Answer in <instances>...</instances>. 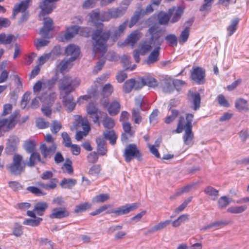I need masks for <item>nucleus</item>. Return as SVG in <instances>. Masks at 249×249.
I'll list each match as a JSON object with an SVG mask.
<instances>
[{
  "label": "nucleus",
  "mask_w": 249,
  "mask_h": 249,
  "mask_svg": "<svg viewBox=\"0 0 249 249\" xmlns=\"http://www.w3.org/2000/svg\"><path fill=\"white\" fill-rule=\"evenodd\" d=\"M89 20L99 28L96 30L92 35V44L93 53L95 54L98 53L103 55L107 52V42L109 39L110 33L107 30L100 20V13L96 10L92 11L89 14Z\"/></svg>",
  "instance_id": "nucleus-1"
},
{
  "label": "nucleus",
  "mask_w": 249,
  "mask_h": 249,
  "mask_svg": "<svg viewBox=\"0 0 249 249\" xmlns=\"http://www.w3.org/2000/svg\"><path fill=\"white\" fill-rule=\"evenodd\" d=\"M59 0H41L39 7L41 11L38 15L39 19L43 17V26L40 29L39 34L45 38H50L49 33L53 29V20L50 18H44L46 15L49 14L56 8L54 2Z\"/></svg>",
  "instance_id": "nucleus-2"
},
{
  "label": "nucleus",
  "mask_w": 249,
  "mask_h": 249,
  "mask_svg": "<svg viewBox=\"0 0 249 249\" xmlns=\"http://www.w3.org/2000/svg\"><path fill=\"white\" fill-rule=\"evenodd\" d=\"M194 118V115L191 113H188L186 116V123H185L184 118L182 116L178 117V126L177 129L174 131V132L179 133L185 129V134L183 136L184 142L186 145L191 143L194 138V134L192 132V123Z\"/></svg>",
  "instance_id": "nucleus-3"
},
{
  "label": "nucleus",
  "mask_w": 249,
  "mask_h": 249,
  "mask_svg": "<svg viewBox=\"0 0 249 249\" xmlns=\"http://www.w3.org/2000/svg\"><path fill=\"white\" fill-rule=\"evenodd\" d=\"M148 32L151 35V37L140 44L138 49L140 51L142 55H144L152 49L157 47L156 43H160L161 45L163 40L160 38V33L157 30L155 26H152L148 29Z\"/></svg>",
  "instance_id": "nucleus-4"
},
{
  "label": "nucleus",
  "mask_w": 249,
  "mask_h": 249,
  "mask_svg": "<svg viewBox=\"0 0 249 249\" xmlns=\"http://www.w3.org/2000/svg\"><path fill=\"white\" fill-rule=\"evenodd\" d=\"M80 83L79 79H72L70 75H65L59 80L58 89L60 93H71L80 85Z\"/></svg>",
  "instance_id": "nucleus-5"
},
{
  "label": "nucleus",
  "mask_w": 249,
  "mask_h": 249,
  "mask_svg": "<svg viewBox=\"0 0 249 249\" xmlns=\"http://www.w3.org/2000/svg\"><path fill=\"white\" fill-rule=\"evenodd\" d=\"M31 0H23L19 4H16L13 10V18H15L16 16L19 12L22 13L21 16L19 19V23H22L26 22L29 17V13L27 10L29 7V4Z\"/></svg>",
  "instance_id": "nucleus-6"
},
{
  "label": "nucleus",
  "mask_w": 249,
  "mask_h": 249,
  "mask_svg": "<svg viewBox=\"0 0 249 249\" xmlns=\"http://www.w3.org/2000/svg\"><path fill=\"white\" fill-rule=\"evenodd\" d=\"M23 157L19 154L15 155L13 158V161L9 166L7 169L11 173L15 175H18L25 170L26 166V162L23 160Z\"/></svg>",
  "instance_id": "nucleus-7"
},
{
  "label": "nucleus",
  "mask_w": 249,
  "mask_h": 249,
  "mask_svg": "<svg viewBox=\"0 0 249 249\" xmlns=\"http://www.w3.org/2000/svg\"><path fill=\"white\" fill-rule=\"evenodd\" d=\"M124 156L126 162H130L133 159L138 161L142 160V154L135 144L131 143L128 145L124 152Z\"/></svg>",
  "instance_id": "nucleus-8"
},
{
  "label": "nucleus",
  "mask_w": 249,
  "mask_h": 249,
  "mask_svg": "<svg viewBox=\"0 0 249 249\" xmlns=\"http://www.w3.org/2000/svg\"><path fill=\"white\" fill-rule=\"evenodd\" d=\"M140 204L137 203L131 204H126L125 205L119 207L116 209H111L106 212V213H114L116 216L126 214L130 212L136 210Z\"/></svg>",
  "instance_id": "nucleus-9"
},
{
  "label": "nucleus",
  "mask_w": 249,
  "mask_h": 249,
  "mask_svg": "<svg viewBox=\"0 0 249 249\" xmlns=\"http://www.w3.org/2000/svg\"><path fill=\"white\" fill-rule=\"evenodd\" d=\"M15 118L16 116L12 115L8 119H0V137L15 127L16 124Z\"/></svg>",
  "instance_id": "nucleus-10"
},
{
  "label": "nucleus",
  "mask_w": 249,
  "mask_h": 249,
  "mask_svg": "<svg viewBox=\"0 0 249 249\" xmlns=\"http://www.w3.org/2000/svg\"><path fill=\"white\" fill-rule=\"evenodd\" d=\"M71 93H60V98L62 99L64 106L68 111H72L75 107L76 103L74 102Z\"/></svg>",
  "instance_id": "nucleus-11"
},
{
  "label": "nucleus",
  "mask_w": 249,
  "mask_h": 249,
  "mask_svg": "<svg viewBox=\"0 0 249 249\" xmlns=\"http://www.w3.org/2000/svg\"><path fill=\"white\" fill-rule=\"evenodd\" d=\"M83 30H84L86 32V34L84 35L88 36L89 32L88 28H81L77 26H72L67 29L64 35L65 38L66 40H69L73 37L79 32H81Z\"/></svg>",
  "instance_id": "nucleus-12"
},
{
  "label": "nucleus",
  "mask_w": 249,
  "mask_h": 249,
  "mask_svg": "<svg viewBox=\"0 0 249 249\" xmlns=\"http://www.w3.org/2000/svg\"><path fill=\"white\" fill-rule=\"evenodd\" d=\"M65 53L66 56H70L69 58L71 61H74L80 54V48L73 44L68 45L65 49Z\"/></svg>",
  "instance_id": "nucleus-13"
},
{
  "label": "nucleus",
  "mask_w": 249,
  "mask_h": 249,
  "mask_svg": "<svg viewBox=\"0 0 249 249\" xmlns=\"http://www.w3.org/2000/svg\"><path fill=\"white\" fill-rule=\"evenodd\" d=\"M156 45L157 47L151 52L147 59L145 61V63L148 65L153 64L159 60L160 50L161 45L160 43L157 42Z\"/></svg>",
  "instance_id": "nucleus-14"
},
{
  "label": "nucleus",
  "mask_w": 249,
  "mask_h": 249,
  "mask_svg": "<svg viewBox=\"0 0 249 249\" xmlns=\"http://www.w3.org/2000/svg\"><path fill=\"white\" fill-rule=\"evenodd\" d=\"M40 150L45 158H50L56 150V145L55 143H52L51 145L42 144L40 146Z\"/></svg>",
  "instance_id": "nucleus-15"
},
{
  "label": "nucleus",
  "mask_w": 249,
  "mask_h": 249,
  "mask_svg": "<svg viewBox=\"0 0 249 249\" xmlns=\"http://www.w3.org/2000/svg\"><path fill=\"white\" fill-rule=\"evenodd\" d=\"M70 215L69 212L65 208H56L52 211L49 217L51 219H61L67 217Z\"/></svg>",
  "instance_id": "nucleus-16"
},
{
  "label": "nucleus",
  "mask_w": 249,
  "mask_h": 249,
  "mask_svg": "<svg viewBox=\"0 0 249 249\" xmlns=\"http://www.w3.org/2000/svg\"><path fill=\"white\" fill-rule=\"evenodd\" d=\"M188 99L193 104L192 108L194 110L196 111L200 108L201 98L198 93L189 91L188 93Z\"/></svg>",
  "instance_id": "nucleus-17"
},
{
  "label": "nucleus",
  "mask_w": 249,
  "mask_h": 249,
  "mask_svg": "<svg viewBox=\"0 0 249 249\" xmlns=\"http://www.w3.org/2000/svg\"><path fill=\"white\" fill-rule=\"evenodd\" d=\"M205 71L201 68H195L191 73L192 79L199 84L204 82Z\"/></svg>",
  "instance_id": "nucleus-18"
},
{
  "label": "nucleus",
  "mask_w": 249,
  "mask_h": 249,
  "mask_svg": "<svg viewBox=\"0 0 249 249\" xmlns=\"http://www.w3.org/2000/svg\"><path fill=\"white\" fill-rule=\"evenodd\" d=\"M57 97L56 92L51 91L48 94L44 93L38 97L40 101L47 105L52 106Z\"/></svg>",
  "instance_id": "nucleus-19"
},
{
  "label": "nucleus",
  "mask_w": 249,
  "mask_h": 249,
  "mask_svg": "<svg viewBox=\"0 0 249 249\" xmlns=\"http://www.w3.org/2000/svg\"><path fill=\"white\" fill-rule=\"evenodd\" d=\"M171 220H166L161 221L148 229L145 234H152L157 231H162L165 229L171 223Z\"/></svg>",
  "instance_id": "nucleus-20"
},
{
  "label": "nucleus",
  "mask_w": 249,
  "mask_h": 249,
  "mask_svg": "<svg viewBox=\"0 0 249 249\" xmlns=\"http://www.w3.org/2000/svg\"><path fill=\"white\" fill-rule=\"evenodd\" d=\"M95 141L98 154L101 156L105 155L107 151L106 140L102 137H98L96 139Z\"/></svg>",
  "instance_id": "nucleus-21"
},
{
  "label": "nucleus",
  "mask_w": 249,
  "mask_h": 249,
  "mask_svg": "<svg viewBox=\"0 0 249 249\" xmlns=\"http://www.w3.org/2000/svg\"><path fill=\"white\" fill-rule=\"evenodd\" d=\"M123 128L124 133L122 134L121 140L123 142H126L128 140L127 135L132 137L135 133V130L132 129L130 124L127 122H125L123 124Z\"/></svg>",
  "instance_id": "nucleus-22"
},
{
  "label": "nucleus",
  "mask_w": 249,
  "mask_h": 249,
  "mask_svg": "<svg viewBox=\"0 0 249 249\" xmlns=\"http://www.w3.org/2000/svg\"><path fill=\"white\" fill-rule=\"evenodd\" d=\"M120 105L119 102L115 100L112 101L108 106L107 110L111 116L117 115L120 111Z\"/></svg>",
  "instance_id": "nucleus-23"
},
{
  "label": "nucleus",
  "mask_w": 249,
  "mask_h": 249,
  "mask_svg": "<svg viewBox=\"0 0 249 249\" xmlns=\"http://www.w3.org/2000/svg\"><path fill=\"white\" fill-rule=\"evenodd\" d=\"M169 13L170 15V17H173L171 22L174 23L178 21L180 18L183 13V11L180 7H178L177 9L172 8L169 9Z\"/></svg>",
  "instance_id": "nucleus-24"
},
{
  "label": "nucleus",
  "mask_w": 249,
  "mask_h": 249,
  "mask_svg": "<svg viewBox=\"0 0 249 249\" xmlns=\"http://www.w3.org/2000/svg\"><path fill=\"white\" fill-rule=\"evenodd\" d=\"M204 193L213 201L216 200L219 196V191L212 186H207L204 190Z\"/></svg>",
  "instance_id": "nucleus-25"
},
{
  "label": "nucleus",
  "mask_w": 249,
  "mask_h": 249,
  "mask_svg": "<svg viewBox=\"0 0 249 249\" xmlns=\"http://www.w3.org/2000/svg\"><path fill=\"white\" fill-rule=\"evenodd\" d=\"M196 184L197 183L194 182L190 184H188L184 187L178 189L173 196H170V199H174L176 197L181 195L183 193L189 192L192 188L195 187Z\"/></svg>",
  "instance_id": "nucleus-26"
},
{
  "label": "nucleus",
  "mask_w": 249,
  "mask_h": 249,
  "mask_svg": "<svg viewBox=\"0 0 249 249\" xmlns=\"http://www.w3.org/2000/svg\"><path fill=\"white\" fill-rule=\"evenodd\" d=\"M48 208V205L46 202H38L34 206V211L38 215L41 216Z\"/></svg>",
  "instance_id": "nucleus-27"
},
{
  "label": "nucleus",
  "mask_w": 249,
  "mask_h": 249,
  "mask_svg": "<svg viewBox=\"0 0 249 249\" xmlns=\"http://www.w3.org/2000/svg\"><path fill=\"white\" fill-rule=\"evenodd\" d=\"M104 139L108 140L110 143L114 145L116 143L117 136L114 130H106L103 132Z\"/></svg>",
  "instance_id": "nucleus-28"
},
{
  "label": "nucleus",
  "mask_w": 249,
  "mask_h": 249,
  "mask_svg": "<svg viewBox=\"0 0 249 249\" xmlns=\"http://www.w3.org/2000/svg\"><path fill=\"white\" fill-rule=\"evenodd\" d=\"M77 183V180L72 178H64L60 183L62 188L71 189Z\"/></svg>",
  "instance_id": "nucleus-29"
},
{
  "label": "nucleus",
  "mask_w": 249,
  "mask_h": 249,
  "mask_svg": "<svg viewBox=\"0 0 249 249\" xmlns=\"http://www.w3.org/2000/svg\"><path fill=\"white\" fill-rule=\"evenodd\" d=\"M140 37L139 33L137 32H133L129 35L125 40V42L133 47L140 39Z\"/></svg>",
  "instance_id": "nucleus-30"
},
{
  "label": "nucleus",
  "mask_w": 249,
  "mask_h": 249,
  "mask_svg": "<svg viewBox=\"0 0 249 249\" xmlns=\"http://www.w3.org/2000/svg\"><path fill=\"white\" fill-rule=\"evenodd\" d=\"M31 154L29 160L26 162V164L27 166L32 167L35 165L36 161H41V159L38 153L35 152Z\"/></svg>",
  "instance_id": "nucleus-31"
},
{
  "label": "nucleus",
  "mask_w": 249,
  "mask_h": 249,
  "mask_svg": "<svg viewBox=\"0 0 249 249\" xmlns=\"http://www.w3.org/2000/svg\"><path fill=\"white\" fill-rule=\"evenodd\" d=\"M72 62L70 59L63 60L58 66V70L61 73L67 71L72 67Z\"/></svg>",
  "instance_id": "nucleus-32"
},
{
  "label": "nucleus",
  "mask_w": 249,
  "mask_h": 249,
  "mask_svg": "<svg viewBox=\"0 0 249 249\" xmlns=\"http://www.w3.org/2000/svg\"><path fill=\"white\" fill-rule=\"evenodd\" d=\"M235 107L240 111H247L248 110V104L247 101L242 99H237L235 101Z\"/></svg>",
  "instance_id": "nucleus-33"
},
{
  "label": "nucleus",
  "mask_w": 249,
  "mask_h": 249,
  "mask_svg": "<svg viewBox=\"0 0 249 249\" xmlns=\"http://www.w3.org/2000/svg\"><path fill=\"white\" fill-rule=\"evenodd\" d=\"M232 199L226 196L220 197L217 201L218 207L220 209H225L232 201Z\"/></svg>",
  "instance_id": "nucleus-34"
},
{
  "label": "nucleus",
  "mask_w": 249,
  "mask_h": 249,
  "mask_svg": "<svg viewBox=\"0 0 249 249\" xmlns=\"http://www.w3.org/2000/svg\"><path fill=\"white\" fill-rule=\"evenodd\" d=\"M110 198V196L108 194H101L95 196L92 201L94 203H103L107 201Z\"/></svg>",
  "instance_id": "nucleus-35"
},
{
  "label": "nucleus",
  "mask_w": 249,
  "mask_h": 249,
  "mask_svg": "<svg viewBox=\"0 0 249 249\" xmlns=\"http://www.w3.org/2000/svg\"><path fill=\"white\" fill-rule=\"evenodd\" d=\"M42 220V218L40 217L26 218L23 221V224L24 225L30 226L32 227H36L40 224Z\"/></svg>",
  "instance_id": "nucleus-36"
},
{
  "label": "nucleus",
  "mask_w": 249,
  "mask_h": 249,
  "mask_svg": "<svg viewBox=\"0 0 249 249\" xmlns=\"http://www.w3.org/2000/svg\"><path fill=\"white\" fill-rule=\"evenodd\" d=\"M16 37L12 35L0 34V43L3 44H9L13 40H16Z\"/></svg>",
  "instance_id": "nucleus-37"
},
{
  "label": "nucleus",
  "mask_w": 249,
  "mask_h": 249,
  "mask_svg": "<svg viewBox=\"0 0 249 249\" xmlns=\"http://www.w3.org/2000/svg\"><path fill=\"white\" fill-rule=\"evenodd\" d=\"M247 207L246 205H242L240 206H231L227 209V212L233 213L238 214L240 213L246 211Z\"/></svg>",
  "instance_id": "nucleus-38"
},
{
  "label": "nucleus",
  "mask_w": 249,
  "mask_h": 249,
  "mask_svg": "<svg viewBox=\"0 0 249 249\" xmlns=\"http://www.w3.org/2000/svg\"><path fill=\"white\" fill-rule=\"evenodd\" d=\"M111 18H117L123 16L125 12V9L120 8H113L109 9Z\"/></svg>",
  "instance_id": "nucleus-39"
},
{
  "label": "nucleus",
  "mask_w": 249,
  "mask_h": 249,
  "mask_svg": "<svg viewBox=\"0 0 249 249\" xmlns=\"http://www.w3.org/2000/svg\"><path fill=\"white\" fill-rule=\"evenodd\" d=\"M190 29L189 27H186L180 33L179 36V43L183 44L186 42L190 35Z\"/></svg>",
  "instance_id": "nucleus-40"
},
{
  "label": "nucleus",
  "mask_w": 249,
  "mask_h": 249,
  "mask_svg": "<svg viewBox=\"0 0 249 249\" xmlns=\"http://www.w3.org/2000/svg\"><path fill=\"white\" fill-rule=\"evenodd\" d=\"M239 23V19L235 18L233 19L231 24L227 27V31L229 32V36H231L236 31L237 28V26Z\"/></svg>",
  "instance_id": "nucleus-41"
},
{
  "label": "nucleus",
  "mask_w": 249,
  "mask_h": 249,
  "mask_svg": "<svg viewBox=\"0 0 249 249\" xmlns=\"http://www.w3.org/2000/svg\"><path fill=\"white\" fill-rule=\"evenodd\" d=\"M128 24V21L125 20L122 24L120 25L117 30H116L113 35V36L118 38L120 36L126 29Z\"/></svg>",
  "instance_id": "nucleus-42"
},
{
  "label": "nucleus",
  "mask_w": 249,
  "mask_h": 249,
  "mask_svg": "<svg viewBox=\"0 0 249 249\" xmlns=\"http://www.w3.org/2000/svg\"><path fill=\"white\" fill-rule=\"evenodd\" d=\"M114 91L113 87L110 83L105 84L102 88V93L103 95L108 97Z\"/></svg>",
  "instance_id": "nucleus-43"
},
{
  "label": "nucleus",
  "mask_w": 249,
  "mask_h": 249,
  "mask_svg": "<svg viewBox=\"0 0 249 249\" xmlns=\"http://www.w3.org/2000/svg\"><path fill=\"white\" fill-rule=\"evenodd\" d=\"M135 86V79H130L127 80L124 84L123 90L125 93H129Z\"/></svg>",
  "instance_id": "nucleus-44"
},
{
  "label": "nucleus",
  "mask_w": 249,
  "mask_h": 249,
  "mask_svg": "<svg viewBox=\"0 0 249 249\" xmlns=\"http://www.w3.org/2000/svg\"><path fill=\"white\" fill-rule=\"evenodd\" d=\"M115 124L114 120L112 118L108 117L107 115L103 120V125L105 128L108 129L112 128L115 126Z\"/></svg>",
  "instance_id": "nucleus-45"
},
{
  "label": "nucleus",
  "mask_w": 249,
  "mask_h": 249,
  "mask_svg": "<svg viewBox=\"0 0 249 249\" xmlns=\"http://www.w3.org/2000/svg\"><path fill=\"white\" fill-rule=\"evenodd\" d=\"M36 142L35 141H26L25 142L24 148L28 153H35Z\"/></svg>",
  "instance_id": "nucleus-46"
},
{
  "label": "nucleus",
  "mask_w": 249,
  "mask_h": 249,
  "mask_svg": "<svg viewBox=\"0 0 249 249\" xmlns=\"http://www.w3.org/2000/svg\"><path fill=\"white\" fill-rule=\"evenodd\" d=\"M170 15L169 13H160L158 16L159 22L160 24L164 25L168 23Z\"/></svg>",
  "instance_id": "nucleus-47"
},
{
  "label": "nucleus",
  "mask_w": 249,
  "mask_h": 249,
  "mask_svg": "<svg viewBox=\"0 0 249 249\" xmlns=\"http://www.w3.org/2000/svg\"><path fill=\"white\" fill-rule=\"evenodd\" d=\"M91 207V204L89 203H81L75 206L74 212L76 213H81L90 208Z\"/></svg>",
  "instance_id": "nucleus-48"
},
{
  "label": "nucleus",
  "mask_w": 249,
  "mask_h": 249,
  "mask_svg": "<svg viewBox=\"0 0 249 249\" xmlns=\"http://www.w3.org/2000/svg\"><path fill=\"white\" fill-rule=\"evenodd\" d=\"M143 78L145 85L150 88H155L158 86V82L154 78L150 76H145Z\"/></svg>",
  "instance_id": "nucleus-49"
},
{
  "label": "nucleus",
  "mask_w": 249,
  "mask_h": 249,
  "mask_svg": "<svg viewBox=\"0 0 249 249\" xmlns=\"http://www.w3.org/2000/svg\"><path fill=\"white\" fill-rule=\"evenodd\" d=\"M142 14V11L137 10L136 11L133 16L131 17L130 22L129 24V28L132 27L139 20Z\"/></svg>",
  "instance_id": "nucleus-50"
},
{
  "label": "nucleus",
  "mask_w": 249,
  "mask_h": 249,
  "mask_svg": "<svg viewBox=\"0 0 249 249\" xmlns=\"http://www.w3.org/2000/svg\"><path fill=\"white\" fill-rule=\"evenodd\" d=\"M174 89V83L171 80L166 81L162 87V90L165 93H171Z\"/></svg>",
  "instance_id": "nucleus-51"
},
{
  "label": "nucleus",
  "mask_w": 249,
  "mask_h": 249,
  "mask_svg": "<svg viewBox=\"0 0 249 249\" xmlns=\"http://www.w3.org/2000/svg\"><path fill=\"white\" fill-rule=\"evenodd\" d=\"M13 233L16 237H20L23 234L22 226L18 223H16L13 228Z\"/></svg>",
  "instance_id": "nucleus-52"
},
{
  "label": "nucleus",
  "mask_w": 249,
  "mask_h": 249,
  "mask_svg": "<svg viewBox=\"0 0 249 249\" xmlns=\"http://www.w3.org/2000/svg\"><path fill=\"white\" fill-rule=\"evenodd\" d=\"M58 180L56 178L52 179L49 183L47 184H41V186L46 190H53L56 187V183Z\"/></svg>",
  "instance_id": "nucleus-53"
},
{
  "label": "nucleus",
  "mask_w": 249,
  "mask_h": 249,
  "mask_svg": "<svg viewBox=\"0 0 249 249\" xmlns=\"http://www.w3.org/2000/svg\"><path fill=\"white\" fill-rule=\"evenodd\" d=\"M165 40L170 45L176 46L178 44V38L174 34H169L165 36Z\"/></svg>",
  "instance_id": "nucleus-54"
},
{
  "label": "nucleus",
  "mask_w": 249,
  "mask_h": 249,
  "mask_svg": "<svg viewBox=\"0 0 249 249\" xmlns=\"http://www.w3.org/2000/svg\"><path fill=\"white\" fill-rule=\"evenodd\" d=\"M36 126L39 129H44L49 126V123L42 118H38L36 121Z\"/></svg>",
  "instance_id": "nucleus-55"
},
{
  "label": "nucleus",
  "mask_w": 249,
  "mask_h": 249,
  "mask_svg": "<svg viewBox=\"0 0 249 249\" xmlns=\"http://www.w3.org/2000/svg\"><path fill=\"white\" fill-rule=\"evenodd\" d=\"M87 113L89 115H95L96 113H98L99 110L96 106L92 103H89L87 107Z\"/></svg>",
  "instance_id": "nucleus-56"
},
{
  "label": "nucleus",
  "mask_w": 249,
  "mask_h": 249,
  "mask_svg": "<svg viewBox=\"0 0 249 249\" xmlns=\"http://www.w3.org/2000/svg\"><path fill=\"white\" fill-rule=\"evenodd\" d=\"M99 85L94 82V85L88 89V93H89L92 97H96L98 94V90Z\"/></svg>",
  "instance_id": "nucleus-57"
},
{
  "label": "nucleus",
  "mask_w": 249,
  "mask_h": 249,
  "mask_svg": "<svg viewBox=\"0 0 249 249\" xmlns=\"http://www.w3.org/2000/svg\"><path fill=\"white\" fill-rule=\"evenodd\" d=\"M192 199V197L190 196L187 199H185L184 202L180 205L178 208L175 210V213H179L183 211L184 209L186 207L189 203H190Z\"/></svg>",
  "instance_id": "nucleus-58"
},
{
  "label": "nucleus",
  "mask_w": 249,
  "mask_h": 249,
  "mask_svg": "<svg viewBox=\"0 0 249 249\" xmlns=\"http://www.w3.org/2000/svg\"><path fill=\"white\" fill-rule=\"evenodd\" d=\"M172 114L165 118V123L170 124L172 123L178 115V111L177 110L173 109L171 111Z\"/></svg>",
  "instance_id": "nucleus-59"
},
{
  "label": "nucleus",
  "mask_w": 249,
  "mask_h": 249,
  "mask_svg": "<svg viewBox=\"0 0 249 249\" xmlns=\"http://www.w3.org/2000/svg\"><path fill=\"white\" fill-rule=\"evenodd\" d=\"M111 207V205L109 204L104 205L100 207L98 209H96L95 211L92 212L90 213V215L92 216H95L96 215H98L100 214L101 213L104 212L107 210V209Z\"/></svg>",
  "instance_id": "nucleus-60"
},
{
  "label": "nucleus",
  "mask_w": 249,
  "mask_h": 249,
  "mask_svg": "<svg viewBox=\"0 0 249 249\" xmlns=\"http://www.w3.org/2000/svg\"><path fill=\"white\" fill-rule=\"evenodd\" d=\"M45 89L43 80L38 81L33 87V91L35 93L39 92L41 89L44 90Z\"/></svg>",
  "instance_id": "nucleus-61"
},
{
  "label": "nucleus",
  "mask_w": 249,
  "mask_h": 249,
  "mask_svg": "<svg viewBox=\"0 0 249 249\" xmlns=\"http://www.w3.org/2000/svg\"><path fill=\"white\" fill-rule=\"evenodd\" d=\"M100 171L101 167L100 165H93L89 169V174L91 176H97L99 174Z\"/></svg>",
  "instance_id": "nucleus-62"
},
{
  "label": "nucleus",
  "mask_w": 249,
  "mask_h": 249,
  "mask_svg": "<svg viewBox=\"0 0 249 249\" xmlns=\"http://www.w3.org/2000/svg\"><path fill=\"white\" fill-rule=\"evenodd\" d=\"M49 41L44 38H38L35 42V45L37 49L39 50L41 47L47 46Z\"/></svg>",
  "instance_id": "nucleus-63"
},
{
  "label": "nucleus",
  "mask_w": 249,
  "mask_h": 249,
  "mask_svg": "<svg viewBox=\"0 0 249 249\" xmlns=\"http://www.w3.org/2000/svg\"><path fill=\"white\" fill-rule=\"evenodd\" d=\"M61 127V124L59 122L57 121H53V122L51 130L52 133L56 134L60 130Z\"/></svg>",
  "instance_id": "nucleus-64"
}]
</instances>
